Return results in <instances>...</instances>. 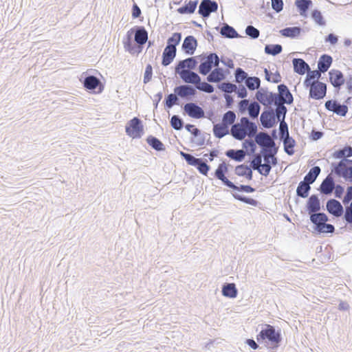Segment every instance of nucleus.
I'll use <instances>...</instances> for the list:
<instances>
[{"label": "nucleus", "mask_w": 352, "mask_h": 352, "mask_svg": "<svg viewBox=\"0 0 352 352\" xmlns=\"http://www.w3.org/2000/svg\"><path fill=\"white\" fill-rule=\"evenodd\" d=\"M207 138H210V134L202 132L199 129L197 133H193L190 138V142L196 146H203L205 144Z\"/></svg>", "instance_id": "obj_30"}, {"label": "nucleus", "mask_w": 352, "mask_h": 352, "mask_svg": "<svg viewBox=\"0 0 352 352\" xmlns=\"http://www.w3.org/2000/svg\"><path fill=\"white\" fill-rule=\"evenodd\" d=\"M265 53L272 56H276L283 51V47L280 44H267L264 49Z\"/></svg>", "instance_id": "obj_46"}, {"label": "nucleus", "mask_w": 352, "mask_h": 352, "mask_svg": "<svg viewBox=\"0 0 352 352\" xmlns=\"http://www.w3.org/2000/svg\"><path fill=\"white\" fill-rule=\"evenodd\" d=\"M197 60L195 57H189L184 60H179L176 65L175 69H188L192 71L197 65Z\"/></svg>", "instance_id": "obj_23"}, {"label": "nucleus", "mask_w": 352, "mask_h": 352, "mask_svg": "<svg viewBox=\"0 0 352 352\" xmlns=\"http://www.w3.org/2000/svg\"><path fill=\"white\" fill-rule=\"evenodd\" d=\"M329 78L331 84L337 89H340L345 82L342 72L338 69L329 71Z\"/></svg>", "instance_id": "obj_18"}, {"label": "nucleus", "mask_w": 352, "mask_h": 352, "mask_svg": "<svg viewBox=\"0 0 352 352\" xmlns=\"http://www.w3.org/2000/svg\"><path fill=\"white\" fill-rule=\"evenodd\" d=\"M220 34L224 38H234L240 37L236 30L227 23H223L220 30Z\"/></svg>", "instance_id": "obj_36"}, {"label": "nucleus", "mask_w": 352, "mask_h": 352, "mask_svg": "<svg viewBox=\"0 0 352 352\" xmlns=\"http://www.w3.org/2000/svg\"><path fill=\"white\" fill-rule=\"evenodd\" d=\"M235 120V111H226L223 116L221 123L229 128L230 125L234 124Z\"/></svg>", "instance_id": "obj_55"}, {"label": "nucleus", "mask_w": 352, "mask_h": 352, "mask_svg": "<svg viewBox=\"0 0 352 352\" xmlns=\"http://www.w3.org/2000/svg\"><path fill=\"white\" fill-rule=\"evenodd\" d=\"M331 173L327 175L320 184L318 190L322 195H331L333 193L336 183Z\"/></svg>", "instance_id": "obj_16"}, {"label": "nucleus", "mask_w": 352, "mask_h": 352, "mask_svg": "<svg viewBox=\"0 0 352 352\" xmlns=\"http://www.w3.org/2000/svg\"><path fill=\"white\" fill-rule=\"evenodd\" d=\"M225 155L230 159L237 162H243L245 157V153L243 149L230 148L225 152Z\"/></svg>", "instance_id": "obj_32"}, {"label": "nucleus", "mask_w": 352, "mask_h": 352, "mask_svg": "<svg viewBox=\"0 0 352 352\" xmlns=\"http://www.w3.org/2000/svg\"><path fill=\"white\" fill-rule=\"evenodd\" d=\"M245 32L252 39L258 38L260 35V31L252 25L246 27Z\"/></svg>", "instance_id": "obj_59"}, {"label": "nucleus", "mask_w": 352, "mask_h": 352, "mask_svg": "<svg viewBox=\"0 0 352 352\" xmlns=\"http://www.w3.org/2000/svg\"><path fill=\"white\" fill-rule=\"evenodd\" d=\"M179 96L174 92L173 94H170L166 96L163 102L164 103L166 108L170 109L173 105L179 104Z\"/></svg>", "instance_id": "obj_51"}, {"label": "nucleus", "mask_w": 352, "mask_h": 352, "mask_svg": "<svg viewBox=\"0 0 352 352\" xmlns=\"http://www.w3.org/2000/svg\"><path fill=\"white\" fill-rule=\"evenodd\" d=\"M216 111H183L184 115L195 119L208 118L210 120L215 116Z\"/></svg>", "instance_id": "obj_37"}, {"label": "nucleus", "mask_w": 352, "mask_h": 352, "mask_svg": "<svg viewBox=\"0 0 352 352\" xmlns=\"http://www.w3.org/2000/svg\"><path fill=\"white\" fill-rule=\"evenodd\" d=\"M218 87L221 91L225 93V94H230L235 92L237 89V86L230 82H223L218 85Z\"/></svg>", "instance_id": "obj_52"}, {"label": "nucleus", "mask_w": 352, "mask_h": 352, "mask_svg": "<svg viewBox=\"0 0 352 352\" xmlns=\"http://www.w3.org/2000/svg\"><path fill=\"white\" fill-rule=\"evenodd\" d=\"M198 43L195 36L189 35L185 37L182 45V50L186 54L192 55L197 47Z\"/></svg>", "instance_id": "obj_19"}, {"label": "nucleus", "mask_w": 352, "mask_h": 352, "mask_svg": "<svg viewBox=\"0 0 352 352\" xmlns=\"http://www.w3.org/2000/svg\"><path fill=\"white\" fill-rule=\"evenodd\" d=\"M327 211L335 217H342L344 208L341 203L336 199H329L326 203Z\"/></svg>", "instance_id": "obj_14"}, {"label": "nucleus", "mask_w": 352, "mask_h": 352, "mask_svg": "<svg viewBox=\"0 0 352 352\" xmlns=\"http://www.w3.org/2000/svg\"><path fill=\"white\" fill-rule=\"evenodd\" d=\"M309 97L316 100L323 98L327 93V85L324 82L317 81L309 86Z\"/></svg>", "instance_id": "obj_13"}, {"label": "nucleus", "mask_w": 352, "mask_h": 352, "mask_svg": "<svg viewBox=\"0 0 352 352\" xmlns=\"http://www.w3.org/2000/svg\"><path fill=\"white\" fill-rule=\"evenodd\" d=\"M342 219L346 226H349V229H352V201L349 206H345Z\"/></svg>", "instance_id": "obj_48"}, {"label": "nucleus", "mask_w": 352, "mask_h": 352, "mask_svg": "<svg viewBox=\"0 0 352 352\" xmlns=\"http://www.w3.org/2000/svg\"><path fill=\"white\" fill-rule=\"evenodd\" d=\"M245 84L246 87L249 89L250 91H253L255 89H259L261 87V80L258 77L256 76H252L250 77L248 76V79L245 82Z\"/></svg>", "instance_id": "obj_47"}, {"label": "nucleus", "mask_w": 352, "mask_h": 352, "mask_svg": "<svg viewBox=\"0 0 352 352\" xmlns=\"http://www.w3.org/2000/svg\"><path fill=\"white\" fill-rule=\"evenodd\" d=\"M218 10V3L212 0H201L198 13L204 18H208L212 12H215Z\"/></svg>", "instance_id": "obj_10"}, {"label": "nucleus", "mask_w": 352, "mask_h": 352, "mask_svg": "<svg viewBox=\"0 0 352 352\" xmlns=\"http://www.w3.org/2000/svg\"><path fill=\"white\" fill-rule=\"evenodd\" d=\"M306 73L307 76L304 80V85L306 87L312 85L313 83H316L314 80L319 79L321 76L320 72L317 70L311 71V68H309V70H308Z\"/></svg>", "instance_id": "obj_42"}, {"label": "nucleus", "mask_w": 352, "mask_h": 352, "mask_svg": "<svg viewBox=\"0 0 352 352\" xmlns=\"http://www.w3.org/2000/svg\"><path fill=\"white\" fill-rule=\"evenodd\" d=\"M310 184L305 182L304 180L299 182L296 188V195L298 197L307 198L309 197V195L311 190Z\"/></svg>", "instance_id": "obj_34"}, {"label": "nucleus", "mask_w": 352, "mask_h": 352, "mask_svg": "<svg viewBox=\"0 0 352 352\" xmlns=\"http://www.w3.org/2000/svg\"><path fill=\"white\" fill-rule=\"evenodd\" d=\"M146 143L154 150L158 152L164 151L166 146L164 143L155 136L148 135L146 139Z\"/></svg>", "instance_id": "obj_31"}, {"label": "nucleus", "mask_w": 352, "mask_h": 352, "mask_svg": "<svg viewBox=\"0 0 352 352\" xmlns=\"http://www.w3.org/2000/svg\"><path fill=\"white\" fill-rule=\"evenodd\" d=\"M287 111H262L260 116L261 126L265 129L274 127L278 120H284Z\"/></svg>", "instance_id": "obj_5"}, {"label": "nucleus", "mask_w": 352, "mask_h": 352, "mask_svg": "<svg viewBox=\"0 0 352 352\" xmlns=\"http://www.w3.org/2000/svg\"><path fill=\"white\" fill-rule=\"evenodd\" d=\"M148 40V32L144 26L131 28L123 40L124 50L131 54H138Z\"/></svg>", "instance_id": "obj_2"}, {"label": "nucleus", "mask_w": 352, "mask_h": 352, "mask_svg": "<svg viewBox=\"0 0 352 352\" xmlns=\"http://www.w3.org/2000/svg\"><path fill=\"white\" fill-rule=\"evenodd\" d=\"M278 92L270 91L267 88H261L255 94L256 101L249 102L248 110H261L262 104L263 110H287L285 104H291L294 97L288 87L280 84L277 87Z\"/></svg>", "instance_id": "obj_1"}, {"label": "nucleus", "mask_w": 352, "mask_h": 352, "mask_svg": "<svg viewBox=\"0 0 352 352\" xmlns=\"http://www.w3.org/2000/svg\"><path fill=\"white\" fill-rule=\"evenodd\" d=\"M311 16L317 25L320 26L326 25V21L324 19L322 12L319 10L315 9L312 10Z\"/></svg>", "instance_id": "obj_54"}, {"label": "nucleus", "mask_w": 352, "mask_h": 352, "mask_svg": "<svg viewBox=\"0 0 352 352\" xmlns=\"http://www.w3.org/2000/svg\"><path fill=\"white\" fill-rule=\"evenodd\" d=\"M229 188H230L234 191L245 192V193H252V192H255V190H256V189L252 187L250 185L240 184L238 186V185H236L234 182H232Z\"/></svg>", "instance_id": "obj_49"}, {"label": "nucleus", "mask_w": 352, "mask_h": 352, "mask_svg": "<svg viewBox=\"0 0 352 352\" xmlns=\"http://www.w3.org/2000/svg\"><path fill=\"white\" fill-rule=\"evenodd\" d=\"M248 76V73L241 67H237L234 71L235 82L237 83L245 82Z\"/></svg>", "instance_id": "obj_56"}, {"label": "nucleus", "mask_w": 352, "mask_h": 352, "mask_svg": "<svg viewBox=\"0 0 352 352\" xmlns=\"http://www.w3.org/2000/svg\"><path fill=\"white\" fill-rule=\"evenodd\" d=\"M177 50L165 47L162 53V65L164 67L169 65L176 56Z\"/></svg>", "instance_id": "obj_33"}, {"label": "nucleus", "mask_w": 352, "mask_h": 352, "mask_svg": "<svg viewBox=\"0 0 352 352\" xmlns=\"http://www.w3.org/2000/svg\"><path fill=\"white\" fill-rule=\"evenodd\" d=\"M197 3H198V0L190 1L188 3L179 8L177 9V12L181 14H192L195 12V10H196Z\"/></svg>", "instance_id": "obj_43"}, {"label": "nucleus", "mask_w": 352, "mask_h": 352, "mask_svg": "<svg viewBox=\"0 0 352 352\" xmlns=\"http://www.w3.org/2000/svg\"><path fill=\"white\" fill-rule=\"evenodd\" d=\"M310 221L313 223V228L316 231L318 228L329 219L328 216L322 212H319L309 215Z\"/></svg>", "instance_id": "obj_21"}, {"label": "nucleus", "mask_w": 352, "mask_h": 352, "mask_svg": "<svg viewBox=\"0 0 352 352\" xmlns=\"http://www.w3.org/2000/svg\"><path fill=\"white\" fill-rule=\"evenodd\" d=\"M212 131L214 135L221 139L228 133V127L222 123H218L214 124Z\"/></svg>", "instance_id": "obj_44"}, {"label": "nucleus", "mask_w": 352, "mask_h": 352, "mask_svg": "<svg viewBox=\"0 0 352 352\" xmlns=\"http://www.w3.org/2000/svg\"><path fill=\"white\" fill-rule=\"evenodd\" d=\"M295 6L300 16L306 17L308 10L312 7L311 0H296Z\"/></svg>", "instance_id": "obj_27"}, {"label": "nucleus", "mask_w": 352, "mask_h": 352, "mask_svg": "<svg viewBox=\"0 0 352 352\" xmlns=\"http://www.w3.org/2000/svg\"><path fill=\"white\" fill-rule=\"evenodd\" d=\"M126 134L132 138H140L144 134L142 121L138 117H134L126 124Z\"/></svg>", "instance_id": "obj_7"}, {"label": "nucleus", "mask_w": 352, "mask_h": 352, "mask_svg": "<svg viewBox=\"0 0 352 352\" xmlns=\"http://www.w3.org/2000/svg\"><path fill=\"white\" fill-rule=\"evenodd\" d=\"M334 231H335L334 226L325 222L322 226H320L316 232L318 234H322V233H333Z\"/></svg>", "instance_id": "obj_61"}, {"label": "nucleus", "mask_w": 352, "mask_h": 352, "mask_svg": "<svg viewBox=\"0 0 352 352\" xmlns=\"http://www.w3.org/2000/svg\"><path fill=\"white\" fill-rule=\"evenodd\" d=\"M174 92L179 98L180 97L187 100H190L197 94L195 87L190 85L176 86L174 89Z\"/></svg>", "instance_id": "obj_12"}, {"label": "nucleus", "mask_w": 352, "mask_h": 352, "mask_svg": "<svg viewBox=\"0 0 352 352\" xmlns=\"http://www.w3.org/2000/svg\"><path fill=\"white\" fill-rule=\"evenodd\" d=\"M219 62L220 59L218 55L214 52H210L201 60L198 68L199 72L206 76L210 73L213 67H217Z\"/></svg>", "instance_id": "obj_8"}, {"label": "nucleus", "mask_w": 352, "mask_h": 352, "mask_svg": "<svg viewBox=\"0 0 352 352\" xmlns=\"http://www.w3.org/2000/svg\"><path fill=\"white\" fill-rule=\"evenodd\" d=\"M336 175L338 177H342L346 181L352 183V165L347 168L340 170V174Z\"/></svg>", "instance_id": "obj_60"}, {"label": "nucleus", "mask_w": 352, "mask_h": 352, "mask_svg": "<svg viewBox=\"0 0 352 352\" xmlns=\"http://www.w3.org/2000/svg\"><path fill=\"white\" fill-rule=\"evenodd\" d=\"M230 132L234 138L237 140H243L247 136L240 122L232 124Z\"/></svg>", "instance_id": "obj_39"}, {"label": "nucleus", "mask_w": 352, "mask_h": 352, "mask_svg": "<svg viewBox=\"0 0 352 352\" xmlns=\"http://www.w3.org/2000/svg\"><path fill=\"white\" fill-rule=\"evenodd\" d=\"M292 64L294 72L299 75H304L310 68L309 64L302 58H293Z\"/></svg>", "instance_id": "obj_22"}, {"label": "nucleus", "mask_w": 352, "mask_h": 352, "mask_svg": "<svg viewBox=\"0 0 352 352\" xmlns=\"http://www.w3.org/2000/svg\"><path fill=\"white\" fill-rule=\"evenodd\" d=\"M182 36V33L180 32L173 33L172 36L168 38L166 47L177 50V46L179 44Z\"/></svg>", "instance_id": "obj_45"}, {"label": "nucleus", "mask_w": 352, "mask_h": 352, "mask_svg": "<svg viewBox=\"0 0 352 352\" xmlns=\"http://www.w3.org/2000/svg\"><path fill=\"white\" fill-rule=\"evenodd\" d=\"M80 81L82 82L86 90L89 92L100 94L104 89V86L100 80L95 76L83 73L81 75Z\"/></svg>", "instance_id": "obj_6"}, {"label": "nucleus", "mask_w": 352, "mask_h": 352, "mask_svg": "<svg viewBox=\"0 0 352 352\" xmlns=\"http://www.w3.org/2000/svg\"><path fill=\"white\" fill-rule=\"evenodd\" d=\"M279 135L281 140L290 136L289 134L287 124L283 120V121L280 120Z\"/></svg>", "instance_id": "obj_62"}, {"label": "nucleus", "mask_w": 352, "mask_h": 352, "mask_svg": "<svg viewBox=\"0 0 352 352\" xmlns=\"http://www.w3.org/2000/svg\"><path fill=\"white\" fill-rule=\"evenodd\" d=\"M240 124L247 136L253 137L258 131L256 123L250 121L247 117H242L240 119Z\"/></svg>", "instance_id": "obj_20"}, {"label": "nucleus", "mask_w": 352, "mask_h": 352, "mask_svg": "<svg viewBox=\"0 0 352 352\" xmlns=\"http://www.w3.org/2000/svg\"><path fill=\"white\" fill-rule=\"evenodd\" d=\"M232 195L236 200L240 201L244 204L257 207L258 208H262V204L256 199L248 197L243 195L239 194L236 192H232Z\"/></svg>", "instance_id": "obj_26"}, {"label": "nucleus", "mask_w": 352, "mask_h": 352, "mask_svg": "<svg viewBox=\"0 0 352 352\" xmlns=\"http://www.w3.org/2000/svg\"><path fill=\"white\" fill-rule=\"evenodd\" d=\"M196 89L207 94H211L214 90V87L212 85L206 82H201V80L200 82H198L195 86V89Z\"/></svg>", "instance_id": "obj_58"}, {"label": "nucleus", "mask_w": 352, "mask_h": 352, "mask_svg": "<svg viewBox=\"0 0 352 352\" xmlns=\"http://www.w3.org/2000/svg\"><path fill=\"white\" fill-rule=\"evenodd\" d=\"M262 157V154H256L253 157V158L250 161V167L253 168V170H258V168H260V165L263 164Z\"/></svg>", "instance_id": "obj_63"}, {"label": "nucleus", "mask_w": 352, "mask_h": 352, "mask_svg": "<svg viewBox=\"0 0 352 352\" xmlns=\"http://www.w3.org/2000/svg\"><path fill=\"white\" fill-rule=\"evenodd\" d=\"M321 172V168L318 166H313L309 172L306 174V175L304 177V181L307 182V183L312 184L315 182L317 177L320 175Z\"/></svg>", "instance_id": "obj_38"}, {"label": "nucleus", "mask_w": 352, "mask_h": 352, "mask_svg": "<svg viewBox=\"0 0 352 352\" xmlns=\"http://www.w3.org/2000/svg\"><path fill=\"white\" fill-rule=\"evenodd\" d=\"M243 150L245 153V155H248L249 156L252 155L255 153L256 150V144L255 140H252V139H246L244 140L242 144Z\"/></svg>", "instance_id": "obj_41"}, {"label": "nucleus", "mask_w": 352, "mask_h": 352, "mask_svg": "<svg viewBox=\"0 0 352 352\" xmlns=\"http://www.w3.org/2000/svg\"><path fill=\"white\" fill-rule=\"evenodd\" d=\"M176 74H178L183 82L187 84L197 85L200 82L201 77L195 72L188 69H175Z\"/></svg>", "instance_id": "obj_11"}, {"label": "nucleus", "mask_w": 352, "mask_h": 352, "mask_svg": "<svg viewBox=\"0 0 352 352\" xmlns=\"http://www.w3.org/2000/svg\"><path fill=\"white\" fill-rule=\"evenodd\" d=\"M256 340L258 343L268 347L272 351H276L283 340L281 329L279 327L262 324L261 331L256 336Z\"/></svg>", "instance_id": "obj_3"}, {"label": "nucleus", "mask_w": 352, "mask_h": 352, "mask_svg": "<svg viewBox=\"0 0 352 352\" xmlns=\"http://www.w3.org/2000/svg\"><path fill=\"white\" fill-rule=\"evenodd\" d=\"M253 137H254L256 144L261 148V154H262V156L267 155V147L273 140L271 136L267 131H262L257 132Z\"/></svg>", "instance_id": "obj_9"}, {"label": "nucleus", "mask_w": 352, "mask_h": 352, "mask_svg": "<svg viewBox=\"0 0 352 352\" xmlns=\"http://www.w3.org/2000/svg\"><path fill=\"white\" fill-rule=\"evenodd\" d=\"M222 295L230 298H234L237 296L238 289L233 283H226L222 285Z\"/></svg>", "instance_id": "obj_28"}, {"label": "nucleus", "mask_w": 352, "mask_h": 352, "mask_svg": "<svg viewBox=\"0 0 352 352\" xmlns=\"http://www.w3.org/2000/svg\"><path fill=\"white\" fill-rule=\"evenodd\" d=\"M265 80L273 83H278L281 81L282 77L278 72L272 73L267 69H264Z\"/></svg>", "instance_id": "obj_50"}, {"label": "nucleus", "mask_w": 352, "mask_h": 352, "mask_svg": "<svg viewBox=\"0 0 352 352\" xmlns=\"http://www.w3.org/2000/svg\"><path fill=\"white\" fill-rule=\"evenodd\" d=\"M305 208L306 211L308 212L309 215L319 212L322 208V206L321 201L318 195L316 194H313L309 196L307 200Z\"/></svg>", "instance_id": "obj_15"}, {"label": "nucleus", "mask_w": 352, "mask_h": 352, "mask_svg": "<svg viewBox=\"0 0 352 352\" xmlns=\"http://www.w3.org/2000/svg\"><path fill=\"white\" fill-rule=\"evenodd\" d=\"M170 124V126L177 131L182 130L184 126L183 119L178 115H174L171 117Z\"/></svg>", "instance_id": "obj_53"}, {"label": "nucleus", "mask_w": 352, "mask_h": 352, "mask_svg": "<svg viewBox=\"0 0 352 352\" xmlns=\"http://www.w3.org/2000/svg\"><path fill=\"white\" fill-rule=\"evenodd\" d=\"M228 166L229 165L225 162L220 163L214 173V177L216 179L221 180L223 184L228 188L230 187L232 182L226 177V175L228 172Z\"/></svg>", "instance_id": "obj_17"}, {"label": "nucleus", "mask_w": 352, "mask_h": 352, "mask_svg": "<svg viewBox=\"0 0 352 352\" xmlns=\"http://www.w3.org/2000/svg\"><path fill=\"white\" fill-rule=\"evenodd\" d=\"M226 78V74L223 68L218 66L208 74L207 80L209 82H219Z\"/></svg>", "instance_id": "obj_24"}, {"label": "nucleus", "mask_w": 352, "mask_h": 352, "mask_svg": "<svg viewBox=\"0 0 352 352\" xmlns=\"http://www.w3.org/2000/svg\"><path fill=\"white\" fill-rule=\"evenodd\" d=\"M153 76V67L151 64H147L144 74L143 82L144 84L148 83L152 78Z\"/></svg>", "instance_id": "obj_64"}, {"label": "nucleus", "mask_w": 352, "mask_h": 352, "mask_svg": "<svg viewBox=\"0 0 352 352\" xmlns=\"http://www.w3.org/2000/svg\"><path fill=\"white\" fill-rule=\"evenodd\" d=\"M302 31V28L299 26L288 27L280 30V34L284 36L291 38L298 37Z\"/></svg>", "instance_id": "obj_35"}, {"label": "nucleus", "mask_w": 352, "mask_h": 352, "mask_svg": "<svg viewBox=\"0 0 352 352\" xmlns=\"http://www.w3.org/2000/svg\"><path fill=\"white\" fill-rule=\"evenodd\" d=\"M283 142V147H284V151L288 155H293L295 153L294 147L296 146V141L295 140L289 136L287 137L286 138H283L281 140Z\"/></svg>", "instance_id": "obj_40"}, {"label": "nucleus", "mask_w": 352, "mask_h": 352, "mask_svg": "<svg viewBox=\"0 0 352 352\" xmlns=\"http://www.w3.org/2000/svg\"><path fill=\"white\" fill-rule=\"evenodd\" d=\"M333 62L332 57L327 54L320 56L318 61V69L320 73H324L331 67Z\"/></svg>", "instance_id": "obj_25"}, {"label": "nucleus", "mask_w": 352, "mask_h": 352, "mask_svg": "<svg viewBox=\"0 0 352 352\" xmlns=\"http://www.w3.org/2000/svg\"><path fill=\"white\" fill-rule=\"evenodd\" d=\"M179 155L188 165L195 167L199 173L206 176L208 175L211 167L208 164V160L206 158H197L192 154L182 151H179Z\"/></svg>", "instance_id": "obj_4"}, {"label": "nucleus", "mask_w": 352, "mask_h": 352, "mask_svg": "<svg viewBox=\"0 0 352 352\" xmlns=\"http://www.w3.org/2000/svg\"><path fill=\"white\" fill-rule=\"evenodd\" d=\"M267 155L263 156L264 158V164L260 165V168L257 171L262 175L267 177L272 169V167L270 164H268V158H267Z\"/></svg>", "instance_id": "obj_57"}, {"label": "nucleus", "mask_w": 352, "mask_h": 352, "mask_svg": "<svg viewBox=\"0 0 352 352\" xmlns=\"http://www.w3.org/2000/svg\"><path fill=\"white\" fill-rule=\"evenodd\" d=\"M346 165H352V160L344 157L338 162H332L331 164V171L333 175L340 174V170L347 168Z\"/></svg>", "instance_id": "obj_29"}]
</instances>
